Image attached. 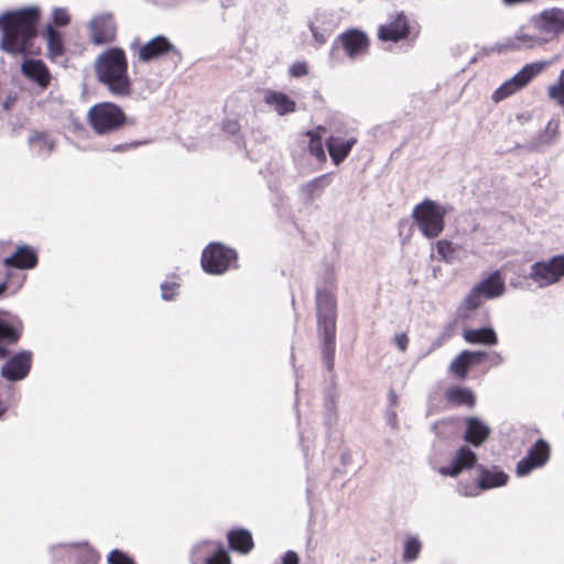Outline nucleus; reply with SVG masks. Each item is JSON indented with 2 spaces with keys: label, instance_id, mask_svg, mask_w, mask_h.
I'll return each instance as SVG.
<instances>
[{
  "label": "nucleus",
  "instance_id": "1",
  "mask_svg": "<svg viewBox=\"0 0 564 564\" xmlns=\"http://www.w3.org/2000/svg\"><path fill=\"white\" fill-rule=\"evenodd\" d=\"M39 19L37 7H26L2 13L0 15L1 48L13 54L28 52L29 42L36 34Z\"/></svg>",
  "mask_w": 564,
  "mask_h": 564
},
{
  "label": "nucleus",
  "instance_id": "2",
  "mask_svg": "<svg viewBox=\"0 0 564 564\" xmlns=\"http://www.w3.org/2000/svg\"><path fill=\"white\" fill-rule=\"evenodd\" d=\"M97 80L113 96L126 97L131 93L128 61L123 50H106L94 62Z\"/></svg>",
  "mask_w": 564,
  "mask_h": 564
},
{
  "label": "nucleus",
  "instance_id": "3",
  "mask_svg": "<svg viewBox=\"0 0 564 564\" xmlns=\"http://www.w3.org/2000/svg\"><path fill=\"white\" fill-rule=\"evenodd\" d=\"M316 310L319 336L323 340V357L330 370L334 366L336 334V299L332 290H317Z\"/></svg>",
  "mask_w": 564,
  "mask_h": 564
},
{
  "label": "nucleus",
  "instance_id": "4",
  "mask_svg": "<svg viewBox=\"0 0 564 564\" xmlns=\"http://www.w3.org/2000/svg\"><path fill=\"white\" fill-rule=\"evenodd\" d=\"M446 208L438 203L425 199L416 205L412 212V218L421 234L429 239L438 237L445 227L444 217Z\"/></svg>",
  "mask_w": 564,
  "mask_h": 564
},
{
  "label": "nucleus",
  "instance_id": "5",
  "mask_svg": "<svg viewBox=\"0 0 564 564\" xmlns=\"http://www.w3.org/2000/svg\"><path fill=\"white\" fill-rule=\"evenodd\" d=\"M88 122L98 134H109L119 130L126 122L123 110L112 102H99L87 112Z\"/></svg>",
  "mask_w": 564,
  "mask_h": 564
},
{
  "label": "nucleus",
  "instance_id": "6",
  "mask_svg": "<svg viewBox=\"0 0 564 564\" xmlns=\"http://www.w3.org/2000/svg\"><path fill=\"white\" fill-rule=\"evenodd\" d=\"M550 65L546 61H539L524 65L511 79L503 83L492 95L495 101L505 99L524 87L532 78L542 73Z\"/></svg>",
  "mask_w": 564,
  "mask_h": 564
},
{
  "label": "nucleus",
  "instance_id": "7",
  "mask_svg": "<svg viewBox=\"0 0 564 564\" xmlns=\"http://www.w3.org/2000/svg\"><path fill=\"white\" fill-rule=\"evenodd\" d=\"M236 259V252L220 243H210L202 254L203 269L212 274H221Z\"/></svg>",
  "mask_w": 564,
  "mask_h": 564
},
{
  "label": "nucleus",
  "instance_id": "8",
  "mask_svg": "<svg viewBox=\"0 0 564 564\" xmlns=\"http://www.w3.org/2000/svg\"><path fill=\"white\" fill-rule=\"evenodd\" d=\"M564 276V257H554L547 262H536L531 267L530 278L539 288L556 283Z\"/></svg>",
  "mask_w": 564,
  "mask_h": 564
},
{
  "label": "nucleus",
  "instance_id": "9",
  "mask_svg": "<svg viewBox=\"0 0 564 564\" xmlns=\"http://www.w3.org/2000/svg\"><path fill=\"white\" fill-rule=\"evenodd\" d=\"M479 471L478 484L464 488L462 491L464 496L473 497L477 496L480 490L505 486L509 479L508 475L498 467H492L490 469L480 467Z\"/></svg>",
  "mask_w": 564,
  "mask_h": 564
},
{
  "label": "nucleus",
  "instance_id": "10",
  "mask_svg": "<svg viewBox=\"0 0 564 564\" xmlns=\"http://www.w3.org/2000/svg\"><path fill=\"white\" fill-rule=\"evenodd\" d=\"M21 335V323L0 312V359H4L9 355V347L15 345Z\"/></svg>",
  "mask_w": 564,
  "mask_h": 564
},
{
  "label": "nucleus",
  "instance_id": "11",
  "mask_svg": "<svg viewBox=\"0 0 564 564\" xmlns=\"http://www.w3.org/2000/svg\"><path fill=\"white\" fill-rule=\"evenodd\" d=\"M550 456V447L546 442L538 441L517 465V475L522 477L528 475L532 469L543 466Z\"/></svg>",
  "mask_w": 564,
  "mask_h": 564
},
{
  "label": "nucleus",
  "instance_id": "12",
  "mask_svg": "<svg viewBox=\"0 0 564 564\" xmlns=\"http://www.w3.org/2000/svg\"><path fill=\"white\" fill-rule=\"evenodd\" d=\"M535 28L550 36L564 32V10L552 8L542 11L534 19Z\"/></svg>",
  "mask_w": 564,
  "mask_h": 564
},
{
  "label": "nucleus",
  "instance_id": "13",
  "mask_svg": "<svg viewBox=\"0 0 564 564\" xmlns=\"http://www.w3.org/2000/svg\"><path fill=\"white\" fill-rule=\"evenodd\" d=\"M170 52H177L173 43L163 35H158L140 46L138 57L141 62L148 63L154 58L166 55Z\"/></svg>",
  "mask_w": 564,
  "mask_h": 564
},
{
  "label": "nucleus",
  "instance_id": "14",
  "mask_svg": "<svg viewBox=\"0 0 564 564\" xmlns=\"http://www.w3.org/2000/svg\"><path fill=\"white\" fill-rule=\"evenodd\" d=\"M31 352L22 351L17 354L1 367V375L10 381H18L25 378L31 368Z\"/></svg>",
  "mask_w": 564,
  "mask_h": 564
},
{
  "label": "nucleus",
  "instance_id": "15",
  "mask_svg": "<svg viewBox=\"0 0 564 564\" xmlns=\"http://www.w3.org/2000/svg\"><path fill=\"white\" fill-rule=\"evenodd\" d=\"M90 37L95 44L109 43L115 39L116 24L111 14H101L90 21Z\"/></svg>",
  "mask_w": 564,
  "mask_h": 564
},
{
  "label": "nucleus",
  "instance_id": "16",
  "mask_svg": "<svg viewBox=\"0 0 564 564\" xmlns=\"http://www.w3.org/2000/svg\"><path fill=\"white\" fill-rule=\"evenodd\" d=\"M477 460L476 454L466 446L460 447L453 460L451 466H443L438 469V473L443 476L456 477L464 469L471 468Z\"/></svg>",
  "mask_w": 564,
  "mask_h": 564
},
{
  "label": "nucleus",
  "instance_id": "17",
  "mask_svg": "<svg viewBox=\"0 0 564 564\" xmlns=\"http://www.w3.org/2000/svg\"><path fill=\"white\" fill-rule=\"evenodd\" d=\"M341 45L350 58H356L365 54L368 50L369 41L364 32L350 30L340 36Z\"/></svg>",
  "mask_w": 564,
  "mask_h": 564
},
{
  "label": "nucleus",
  "instance_id": "18",
  "mask_svg": "<svg viewBox=\"0 0 564 564\" xmlns=\"http://www.w3.org/2000/svg\"><path fill=\"white\" fill-rule=\"evenodd\" d=\"M409 33V25L405 15L398 14L393 21L388 24L381 25L378 31V36L382 41L397 42L405 37Z\"/></svg>",
  "mask_w": 564,
  "mask_h": 564
},
{
  "label": "nucleus",
  "instance_id": "19",
  "mask_svg": "<svg viewBox=\"0 0 564 564\" xmlns=\"http://www.w3.org/2000/svg\"><path fill=\"white\" fill-rule=\"evenodd\" d=\"M486 357L485 351H462L451 364L449 370L458 378L464 379L473 364L480 362Z\"/></svg>",
  "mask_w": 564,
  "mask_h": 564
},
{
  "label": "nucleus",
  "instance_id": "20",
  "mask_svg": "<svg viewBox=\"0 0 564 564\" xmlns=\"http://www.w3.org/2000/svg\"><path fill=\"white\" fill-rule=\"evenodd\" d=\"M490 427L478 417L466 419V432L464 438L474 446L481 445L489 436Z\"/></svg>",
  "mask_w": 564,
  "mask_h": 564
},
{
  "label": "nucleus",
  "instance_id": "21",
  "mask_svg": "<svg viewBox=\"0 0 564 564\" xmlns=\"http://www.w3.org/2000/svg\"><path fill=\"white\" fill-rule=\"evenodd\" d=\"M37 263L35 251L29 246L18 247L15 252L3 260L6 267H14L18 269H32Z\"/></svg>",
  "mask_w": 564,
  "mask_h": 564
},
{
  "label": "nucleus",
  "instance_id": "22",
  "mask_svg": "<svg viewBox=\"0 0 564 564\" xmlns=\"http://www.w3.org/2000/svg\"><path fill=\"white\" fill-rule=\"evenodd\" d=\"M22 73L42 88L50 84V72L42 61L26 59L22 64Z\"/></svg>",
  "mask_w": 564,
  "mask_h": 564
},
{
  "label": "nucleus",
  "instance_id": "23",
  "mask_svg": "<svg viewBox=\"0 0 564 564\" xmlns=\"http://www.w3.org/2000/svg\"><path fill=\"white\" fill-rule=\"evenodd\" d=\"M356 138L343 140L338 137H329L326 141V145L333 162L336 165L340 164L348 156L351 148L356 144Z\"/></svg>",
  "mask_w": 564,
  "mask_h": 564
},
{
  "label": "nucleus",
  "instance_id": "24",
  "mask_svg": "<svg viewBox=\"0 0 564 564\" xmlns=\"http://www.w3.org/2000/svg\"><path fill=\"white\" fill-rule=\"evenodd\" d=\"M436 249L441 259L447 263L463 261L468 257V251L464 246L445 239L436 242Z\"/></svg>",
  "mask_w": 564,
  "mask_h": 564
},
{
  "label": "nucleus",
  "instance_id": "25",
  "mask_svg": "<svg viewBox=\"0 0 564 564\" xmlns=\"http://www.w3.org/2000/svg\"><path fill=\"white\" fill-rule=\"evenodd\" d=\"M486 299L498 297L505 292V281L499 271H495L487 279L476 284Z\"/></svg>",
  "mask_w": 564,
  "mask_h": 564
},
{
  "label": "nucleus",
  "instance_id": "26",
  "mask_svg": "<svg viewBox=\"0 0 564 564\" xmlns=\"http://www.w3.org/2000/svg\"><path fill=\"white\" fill-rule=\"evenodd\" d=\"M264 102L273 108L280 116L293 112L295 110V102L283 93L273 90L265 91Z\"/></svg>",
  "mask_w": 564,
  "mask_h": 564
},
{
  "label": "nucleus",
  "instance_id": "27",
  "mask_svg": "<svg viewBox=\"0 0 564 564\" xmlns=\"http://www.w3.org/2000/svg\"><path fill=\"white\" fill-rule=\"evenodd\" d=\"M330 184V177L328 174L315 177L311 182L306 183L301 187L302 196L306 202H313L318 198L323 191Z\"/></svg>",
  "mask_w": 564,
  "mask_h": 564
},
{
  "label": "nucleus",
  "instance_id": "28",
  "mask_svg": "<svg viewBox=\"0 0 564 564\" xmlns=\"http://www.w3.org/2000/svg\"><path fill=\"white\" fill-rule=\"evenodd\" d=\"M464 338L470 344L496 345L498 341L496 332L491 327L466 329Z\"/></svg>",
  "mask_w": 564,
  "mask_h": 564
},
{
  "label": "nucleus",
  "instance_id": "29",
  "mask_svg": "<svg viewBox=\"0 0 564 564\" xmlns=\"http://www.w3.org/2000/svg\"><path fill=\"white\" fill-rule=\"evenodd\" d=\"M228 542L232 550L247 554L253 546L252 538L247 530H236L228 533Z\"/></svg>",
  "mask_w": 564,
  "mask_h": 564
},
{
  "label": "nucleus",
  "instance_id": "30",
  "mask_svg": "<svg viewBox=\"0 0 564 564\" xmlns=\"http://www.w3.org/2000/svg\"><path fill=\"white\" fill-rule=\"evenodd\" d=\"M445 397L448 402L454 403L456 405H468L469 408H473L475 405V397L471 390L466 388H448L445 391Z\"/></svg>",
  "mask_w": 564,
  "mask_h": 564
},
{
  "label": "nucleus",
  "instance_id": "31",
  "mask_svg": "<svg viewBox=\"0 0 564 564\" xmlns=\"http://www.w3.org/2000/svg\"><path fill=\"white\" fill-rule=\"evenodd\" d=\"M48 54L52 59L63 55L64 46L62 35L53 26L48 25L45 30Z\"/></svg>",
  "mask_w": 564,
  "mask_h": 564
},
{
  "label": "nucleus",
  "instance_id": "32",
  "mask_svg": "<svg viewBox=\"0 0 564 564\" xmlns=\"http://www.w3.org/2000/svg\"><path fill=\"white\" fill-rule=\"evenodd\" d=\"M422 550V542L415 535H408L404 540V550L402 558L404 562L415 561Z\"/></svg>",
  "mask_w": 564,
  "mask_h": 564
},
{
  "label": "nucleus",
  "instance_id": "33",
  "mask_svg": "<svg viewBox=\"0 0 564 564\" xmlns=\"http://www.w3.org/2000/svg\"><path fill=\"white\" fill-rule=\"evenodd\" d=\"M307 135L311 138L308 150L317 160L325 161L326 154L322 143V137L318 132L308 131Z\"/></svg>",
  "mask_w": 564,
  "mask_h": 564
},
{
  "label": "nucleus",
  "instance_id": "34",
  "mask_svg": "<svg viewBox=\"0 0 564 564\" xmlns=\"http://www.w3.org/2000/svg\"><path fill=\"white\" fill-rule=\"evenodd\" d=\"M482 297H484V294L475 285L471 288V290L466 295L464 304L467 310H470V311L476 310L481 304Z\"/></svg>",
  "mask_w": 564,
  "mask_h": 564
},
{
  "label": "nucleus",
  "instance_id": "35",
  "mask_svg": "<svg viewBox=\"0 0 564 564\" xmlns=\"http://www.w3.org/2000/svg\"><path fill=\"white\" fill-rule=\"evenodd\" d=\"M205 564H230V557L224 547L218 546L212 555L206 556Z\"/></svg>",
  "mask_w": 564,
  "mask_h": 564
},
{
  "label": "nucleus",
  "instance_id": "36",
  "mask_svg": "<svg viewBox=\"0 0 564 564\" xmlns=\"http://www.w3.org/2000/svg\"><path fill=\"white\" fill-rule=\"evenodd\" d=\"M538 43H539V40H536L535 37L529 36L525 34H521L516 37L513 43L506 45V47H511V48L532 47Z\"/></svg>",
  "mask_w": 564,
  "mask_h": 564
},
{
  "label": "nucleus",
  "instance_id": "37",
  "mask_svg": "<svg viewBox=\"0 0 564 564\" xmlns=\"http://www.w3.org/2000/svg\"><path fill=\"white\" fill-rule=\"evenodd\" d=\"M29 141L33 147H39V151L45 148L46 152H51L53 149V143L43 134H34L30 137Z\"/></svg>",
  "mask_w": 564,
  "mask_h": 564
},
{
  "label": "nucleus",
  "instance_id": "38",
  "mask_svg": "<svg viewBox=\"0 0 564 564\" xmlns=\"http://www.w3.org/2000/svg\"><path fill=\"white\" fill-rule=\"evenodd\" d=\"M109 564H134L133 561L119 550H113L108 555Z\"/></svg>",
  "mask_w": 564,
  "mask_h": 564
},
{
  "label": "nucleus",
  "instance_id": "39",
  "mask_svg": "<svg viewBox=\"0 0 564 564\" xmlns=\"http://www.w3.org/2000/svg\"><path fill=\"white\" fill-rule=\"evenodd\" d=\"M69 14L64 8H56L53 11V20L56 25L64 26L69 23Z\"/></svg>",
  "mask_w": 564,
  "mask_h": 564
},
{
  "label": "nucleus",
  "instance_id": "40",
  "mask_svg": "<svg viewBox=\"0 0 564 564\" xmlns=\"http://www.w3.org/2000/svg\"><path fill=\"white\" fill-rule=\"evenodd\" d=\"M308 73L306 62H296L290 68V74L294 77H302Z\"/></svg>",
  "mask_w": 564,
  "mask_h": 564
},
{
  "label": "nucleus",
  "instance_id": "41",
  "mask_svg": "<svg viewBox=\"0 0 564 564\" xmlns=\"http://www.w3.org/2000/svg\"><path fill=\"white\" fill-rule=\"evenodd\" d=\"M557 132H558V122L550 121L546 124L545 131H544V134L546 137V141L547 142L552 141L557 135Z\"/></svg>",
  "mask_w": 564,
  "mask_h": 564
},
{
  "label": "nucleus",
  "instance_id": "42",
  "mask_svg": "<svg viewBox=\"0 0 564 564\" xmlns=\"http://www.w3.org/2000/svg\"><path fill=\"white\" fill-rule=\"evenodd\" d=\"M299 555L294 551H288L281 560V564H299Z\"/></svg>",
  "mask_w": 564,
  "mask_h": 564
},
{
  "label": "nucleus",
  "instance_id": "43",
  "mask_svg": "<svg viewBox=\"0 0 564 564\" xmlns=\"http://www.w3.org/2000/svg\"><path fill=\"white\" fill-rule=\"evenodd\" d=\"M176 286H177V284H176V283H171V284H170V283H167V282L163 283V284L161 285V290H162V297H163L164 300H171V299H172V293H170V291H172V290H173L174 288H176Z\"/></svg>",
  "mask_w": 564,
  "mask_h": 564
},
{
  "label": "nucleus",
  "instance_id": "44",
  "mask_svg": "<svg viewBox=\"0 0 564 564\" xmlns=\"http://www.w3.org/2000/svg\"><path fill=\"white\" fill-rule=\"evenodd\" d=\"M408 343H409V338L405 334H398L395 336V344L402 352L406 350Z\"/></svg>",
  "mask_w": 564,
  "mask_h": 564
},
{
  "label": "nucleus",
  "instance_id": "45",
  "mask_svg": "<svg viewBox=\"0 0 564 564\" xmlns=\"http://www.w3.org/2000/svg\"><path fill=\"white\" fill-rule=\"evenodd\" d=\"M310 30L312 32V35L314 37V40L318 43V44H323L326 42V39L325 36L318 32L317 28L314 26L313 23H310Z\"/></svg>",
  "mask_w": 564,
  "mask_h": 564
},
{
  "label": "nucleus",
  "instance_id": "46",
  "mask_svg": "<svg viewBox=\"0 0 564 564\" xmlns=\"http://www.w3.org/2000/svg\"><path fill=\"white\" fill-rule=\"evenodd\" d=\"M14 101H15V97L8 96V98L3 102V109L9 110L11 108V106L14 104Z\"/></svg>",
  "mask_w": 564,
  "mask_h": 564
},
{
  "label": "nucleus",
  "instance_id": "47",
  "mask_svg": "<svg viewBox=\"0 0 564 564\" xmlns=\"http://www.w3.org/2000/svg\"><path fill=\"white\" fill-rule=\"evenodd\" d=\"M228 122H229V123H228V126H227V131H229V132H231V133L236 132V130H237V123H236V121H234V120H229Z\"/></svg>",
  "mask_w": 564,
  "mask_h": 564
},
{
  "label": "nucleus",
  "instance_id": "48",
  "mask_svg": "<svg viewBox=\"0 0 564 564\" xmlns=\"http://www.w3.org/2000/svg\"><path fill=\"white\" fill-rule=\"evenodd\" d=\"M388 422L391 426L395 427L397 426V415L394 412L391 413V415L389 416L388 419Z\"/></svg>",
  "mask_w": 564,
  "mask_h": 564
},
{
  "label": "nucleus",
  "instance_id": "49",
  "mask_svg": "<svg viewBox=\"0 0 564 564\" xmlns=\"http://www.w3.org/2000/svg\"><path fill=\"white\" fill-rule=\"evenodd\" d=\"M135 144H121L115 148V151H123L130 147H134Z\"/></svg>",
  "mask_w": 564,
  "mask_h": 564
},
{
  "label": "nucleus",
  "instance_id": "50",
  "mask_svg": "<svg viewBox=\"0 0 564 564\" xmlns=\"http://www.w3.org/2000/svg\"><path fill=\"white\" fill-rule=\"evenodd\" d=\"M389 398H390L391 404L395 405L397 404V394L391 391L389 394Z\"/></svg>",
  "mask_w": 564,
  "mask_h": 564
},
{
  "label": "nucleus",
  "instance_id": "51",
  "mask_svg": "<svg viewBox=\"0 0 564 564\" xmlns=\"http://www.w3.org/2000/svg\"><path fill=\"white\" fill-rule=\"evenodd\" d=\"M7 290V283H1L0 284V295Z\"/></svg>",
  "mask_w": 564,
  "mask_h": 564
},
{
  "label": "nucleus",
  "instance_id": "52",
  "mask_svg": "<svg viewBox=\"0 0 564 564\" xmlns=\"http://www.w3.org/2000/svg\"><path fill=\"white\" fill-rule=\"evenodd\" d=\"M495 357H496V360L497 362H502L503 361V358L500 354H495Z\"/></svg>",
  "mask_w": 564,
  "mask_h": 564
},
{
  "label": "nucleus",
  "instance_id": "53",
  "mask_svg": "<svg viewBox=\"0 0 564 564\" xmlns=\"http://www.w3.org/2000/svg\"><path fill=\"white\" fill-rule=\"evenodd\" d=\"M317 131H325V129L322 127H318Z\"/></svg>",
  "mask_w": 564,
  "mask_h": 564
}]
</instances>
